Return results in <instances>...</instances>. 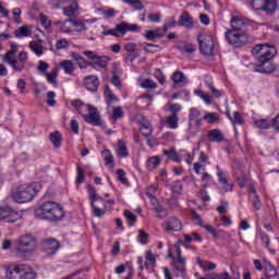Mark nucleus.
<instances>
[{
    "label": "nucleus",
    "mask_w": 279,
    "mask_h": 279,
    "mask_svg": "<svg viewBox=\"0 0 279 279\" xmlns=\"http://www.w3.org/2000/svg\"><path fill=\"white\" fill-rule=\"evenodd\" d=\"M84 86L89 93H97L99 90V77L95 75H87L84 77Z\"/></svg>",
    "instance_id": "nucleus-15"
},
{
    "label": "nucleus",
    "mask_w": 279,
    "mask_h": 279,
    "mask_svg": "<svg viewBox=\"0 0 279 279\" xmlns=\"http://www.w3.org/2000/svg\"><path fill=\"white\" fill-rule=\"evenodd\" d=\"M217 177H218V182H219V184H221L225 193H230L233 191L234 184L228 182V178L223 177V171L218 170Z\"/></svg>",
    "instance_id": "nucleus-21"
},
{
    "label": "nucleus",
    "mask_w": 279,
    "mask_h": 279,
    "mask_svg": "<svg viewBox=\"0 0 279 279\" xmlns=\"http://www.w3.org/2000/svg\"><path fill=\"white\" fill-rule=\"evenodd\" d=\"M110 82L116 88H121V77L117 75V68L112 70V77Z\"/></svg>",
    "instance_id": "nucleus-61"
},
{
    "label": "nucleus",
    "mask_w": 279,
    "mask_h": 279,
    "mask_svg": "<svg viewBox=\"0 0 279 279\" xmlns=\"http://www.w3.org/2000/svg\"><path fill=\"white\" fill-rule=\"evenodd\" d=\"M38 245V240L32 233H25L17 239V244L15 246V252L20 258L27 260Z\"/></svg>",
    "instance_id": "nucleus-6"
},
{
    "label": "nucleus",
    "mask_w": 279,
    "mask_h": 279,
    "mask_svg": "<svg viewBox=\"0 0 279 279\" xmlns=\"http://www.w3.org/2000/svg\"><path fill=\"white\" fill-rule=\"evenodd\" d=\"M161 159L159 156L149 157L146 161V167L148 171H154V169H158L160 167Z\"/></svg>",
    "instance_id": "nucleus-37"
},
{
    "label": "nucleus",
    "mask_w": 279,
    "mask_h": 279,
    "mask_svg": "<svg viewBox=\"0 0 279 279\" xmlns=\"http://www.w3.org/2000/svg\"><path fill=\"white\" fill-rule=\"evenodd\" d=\"M104 97H105V101H106L107 106H111V104L113 101L119 100V98L117 96H114V94L112 93V89H110V85L105 86Z\"/></svg>",
    "instance_id": "nucleus-35"
},
{
    "label": "nucleus",
    "mask_w": 279,
    "mask_h": 279,
    "mask_svg": "<svg viewBox=\"0 0 279 279\" xmlns=\"http://www.w3.org/2000/svg\"><path fill=\"white\" fill-rule=\"evenodd\" d=\"M87 193L89 195V202L92 206V213L94 217L101 218L106 213H110L114 208V199H104V197L97 196L95 186L87 185Z\"/></svg>",
    "instance_id": "nucleus-4"
},
{
    "label": "nucleus",
    "mask_w": 279,
    "mask_h": 279,
    "mask_svg": "<svg viewBox=\"0 0 279 279\" xmlns=\"http://www.w3.org/2000/svg\"><path fill=\"white\" fill-rule=\"evenodd\" d=\"M253 123L257 126L258 130H269L271 128V120L268 118L265 119H253Z\"/></svg>",
    "instance_id": "nucleus-36"
},
{
    "label": "nucleus",
    "mask_w": 279,
    "mask_h": 279,
    "mask_svg": "<svg viewBox=\"0 0 279 279\" xmlns=\"http://www.w3.org/2000/svg\"><path fill=\"white\" fill-rule=\"evenodd\" d=\"M179 27H186V29H191L194 27L193 17L189 14V12L184 11L178 21Z\"/></svg>",
    "instance_id": "nucleus-20"
},
{
    "label": "nucleus",
    "mask_w": 279,
    "mask_h": 279,
    "mask_svg": "<svg viewBox=\"0 0 279 279\" xmlns=\"http://www.w3.org/2000/svg\"><path fill=\"white\" fill-rule=\"evenodd\" d=\"M194 123H195V131H193V126H191V130H189V134L191 136H197V134L202 132V125H204V123L202 122V118H197L196 120H194Z\"/></svg>",
    "instance_id": "nucleus-48"
},
{
    "label": "nucleus",
    "mask_w": 279,
    "mask_h": 279,
    "mask_svg": "<svg viewBox=\"0 0 279 279\" xmlns=\"http://www.w3.org/2000/svg\"><path fill=\"white\" fill-rule=\"evenodd\" d=\"M206 86L209 88L211 95H214V97H221V95H223V92L219 90L216 88V86L213 84V82H206Z\"/></svg>",
    "instance_id": "nucleus-60"
},
{
    "label": "nucleus",
    "mask_w": 279,
    "mask_h": 279,
    "mask_svg": "<svg viewBox=\"0 0 279 279\" xmlns=\"http://www.w3.org/2000/svg\"><path fill=\"white\" fill-rule=\"evenodd\" d=\"M101 154L106 165H111V167L114 166V157L112 156V151H110V149H104Z\"/></svg>",
    "instance_id": "nucleus-49"
},
{
    "label": "nucleus",
    "mask_w": 279,
    "mask_h": 279,
    "mask_svg": "<svg viewBox=\"0 0 279 279\" xmlns=\"http://www.w3.org/2000/svg\"><path fill=\"white\" fill-rule=\"evenodd\" d=\"M45 75L47 77V83L52 84L54 88H58V81L56 80V77H58V69L52 70L51 73L46 72Z\"/></svg>",
    "instance_id": "nucleus-43"
},
{
    "label": "nucleus",
    "mask_w": 279,
    "mask_h": 279,
    "mask_svg": "<svg viewBox=\"0 0 279 279\" xmlns=\"http://www.w3.org/2000/svg\"><path fill=\"white\" fill-rule=\"evenodd\" d=\"M38 195V190H36V184L32 183L28 185H20L12 193V199L16 204H27V202L34 201V197Z\"/></svg>",
    "instance_id": "nucleus-7"
},
{
    "label": "nucleus",
    "mask_w": 279,
    "mask_h": 279,
    "mask_svg": "<svg viewBox=\"0 0 279 279\" xmlns=\"http://www.w3.org/2000/svg\"><path fill=\"white\" fill-rule=\"evenodd\" d=\"M231 29H227L225 38L229 45L239 49L245 47L250 43V35L247 34V25L243 19L232 16L230 20Z\"/></svg>",
    "instance_id": "nucleus-2"
},
{
    "label": "nucleus",
    "mask_w": 279,
    "mask_h": 279,
    "mask_svg": "<svg viewBox=\"0 0 279 279\" xmlns=\"http://www.w3.org/2000/svg\"><path fill=\"white\" fill-rule=\"evenodd\" d=\"M180 245H186L184 241L179 240L174 244V250L177 257H174V262H172L173 275L175 278H184V271H186V258L182 257V248Z\"/></svg>",
    "instance_id": "nucleus-8"
},
{
    "label": "nucleus",
    "mask_w": 279,
    "mask_h": 279,
    "mask_svg": "<svg viewBox=\"0 0 279 279\" xmlns=\"http://www.w3.org/2000/svg\"><path fill=\"white\" fill-rule=\"evenodd\" d=\"M118 178V182H121V184H123L124 186H128V184H130V182L128 181V178L125 177V170L123 169H118L116 171Z\"/></svg>",
    "instance_id": "nucleus-55"
},
{
    "label": "nucleus",
    "mask_w": 279,
    "mask_h": 279,
    "mask_svg": "<svg viewBox=\"0 0 279 279\" xmlns=\"http://www.w3.org/2000/svg\"><path fill=\"white\" fill-rule=\"evenodd\" d=\"M69 47H71V43L66 38L59 39L56 44L57 49H69Z\"/></svg>",
    "instance_id": "nucleus-63"
},
{
    "label": "nucleus",
    "mask_w": 279,
    "mask_h": 279,
    "mask_svg": "<svg viewBox=\"0 0 279 279\" xmlns=\"http://www.w3.org/2000/svg\"><path fill=\"white\" fill-rule=\"evenodd\" d=\"M61 69H63L66 75H73V71H75V64L71 60H64L60 63Z\"/></svg>",
    "instance_id": "nucleus-41"
},
{
    "label": "nucleus",
    "mask_w": 279,
    "mask_h": 279,
    "mask_svg": "<svg viewBox=\"0 0 279 279\" xmlns=\"http://www.w3.org/2000/svg\"><path fill=\"white\" fill-rule=\"evenodd\" d=\"M165 232H182V220L178 217H170L162 223Z\"/></svg>",
    "instance_id": "nucleus-14"
},
{
    "label": "nucleus",
    "mask_w": 279,
    "mask_h": 279,
    "mask_svg": "<svg viewBox=\"0 0 279 279\" xmlns=\"http://www.w3.org/2000/svg\"><path fill=\"white\" fill-rule=\"evenodd\" d=\"M29 49L33 51V53H35V56H43V53H45V48L43 47V45L36 43V41H31L29 43Z\"/></svg>",
    "instance_id": "nucleus-44"
},
{
    "label": "nucleus",
    "mask_w": 279,
    "mask_h": 279,
    "mask_svg": "<svg viewBox=\"0 0 279 279\" xmlns=\"http://www.w3.org/2000/svg\"><path fill=\"white\" fill-rule=\"evenodd\" d=\"M172 117H178L179 112H182V105L180 104H170L168 108Z\"/></svg>",
    "instance_id": "nucleus-59"
},
{
    "label": "nucleus",
    "mask_w": 279,
    "mask_h": 279,
    "mask_svg": "<svg viewBox=\"0 0 279 279\" xmlns=\"http://www.w3.org/2000/svg\"><path fill=\"white\" fill-rule=\"evenodd\" d=\"M276 10H278V0H265L260 12H265L266 14H275Z\"/></svg>",
    "instance_id": "nucleus-24"
},
{
    "label": "nucleus",
    "mask_w": 279,
    "mask_h": 279,
    "mask_svg": "<svg viewBox=\"0 0 279 279\" xmlns=\"http://www.w3.org/2000/svg\"><path fill=\"white\" fill-rule=\"evenodd\" d=\"M34 215L36 219L48 221V223H58L66 216L64 207L53 201H47L37 205L34 209Z\"/></svg>",
    "instance_id": "nucleus-3"
},
{
    "label": "nucleus",
    "mask_w": 279,
    "mask_h": 279,
    "mask_svg": "<svg viewBox=\"0 0 279 279\" xmlns=\"http://www.w3.org/2000/svg\"><path fill=\"white\" fill-rule=\"evenodd\" d=\"M116 154L118 158H128V156H130L128 146L125 145V142H123L122 140L118 141V148L116 149Z\"/></svg>",
    "instance_id": "nucleus-30"
},
{
    "label": "nucleus",
    "mask_w": 279,
    "mask_h": 279,
    "mask_svg": "<svg viewBox=\"0 0 279 279\" xmlns=\"http://www.w3.org/2000/svg\"><path fill=\"white\" fill-rule=\"evenodd\" d=\"M172 193L180 195L182 193V181H174L171 185Z\"/></svg>",
    "instance_id": "nucleus-64"
},
{
    "label": "nucleus",
    "mask_w": 279,
    "mask_h": 279,
    "mask_svg": "<svg viewBox=\"0 0 279 279\" xmlns=\"http://www.w3.org/2000/svg\"><path fill=\"white\" fill-rule=\"evenodd\" d=\"M140 132H141L142 136H144L145 138H148V136H151V134L154 133V129L151 128V123L142 122L141 125H140Z\"/></svg>",
    "instance_id": "nucleus-38"
},
{
    "label": "nucleus",
    "mask_w": 279,
    "mask_h": 279,
    "mask_svg": "<svg viewBox=\"0 0 279 279\" xmlns=\"http://www.w3.org/2000/svg\"><path fill=\"white\" fill-rule=\"evenodd\" d=\"M122 3H126V5H131L135 8V10H143L144 5L141 0H122Z\"/></svg>",
    "instance_id": "nucleus-58"
},
{
    "label": "nucleus",
    "mask_w": 279,
    "mask_h": 279,
    "mask_svg": "<svg viewBox=\"0 0 279 279\" xmlns=\"http://www.w3.org/2000/svg\"><path fill=\"white\" fill-rule=\"evenodd\" d=\"M86 108L88 110V113L82 114L85 123H88V125H94V128H102L104 120H101V116L99 114L97 107L93 105H86Z\"/></svg>",
    "instance_id": "nucleus-10"
},
{
    "label": "nucleus",
    "mask_w": 279,
    "mask_h": 279,
    "mask_svg": "<svg viewBox=\"0 0 279 279\" xmlns=\"http://www.w3.org/2000/svg\"><path fill=\"white\" fill-rule=\"evenodd\" d=\"M38 275L34 268L25 264H21L20 279H36Z\"/></svg>",
    "instance_id": "nucleus-19"
},
{
    "label": "nucleus",
    "mask_w": 279,
    "mask_h": 279,
    "mask_svg": "<svg viewBox=\"0 0 279 279\" xmlns=\"http://www.w3.org/2000/svg\"><path fill=\"white\" fill-rule=\"evenodd\" d=\"M123 215H124V217L126 219V223L130 226V228L135 226L138 218L136 217V215L134 213H131L130 209H125Z\"/></svg>",
    "instance_id": "nucleus-45"
},
{
    "label": "nucleus",
    "mask_w": 279,
    "mask_h": 279,
    "mask_svg": "<svg viewBox=\"0 0 279 279\" xmlns=\"http://www.w3.org/2000/svg\"><path fill=\"white\" fill-rule=\"evenodd\" d=\"M203 119L206 123L213 125L219 121V114H217V112H207L204 114Z\"/></svg>",
    "instance_id": "nucleus-46"
},
{
    "label": "nucleus",
    "mask_w": 279,
    "mask_h": 279,
    "mask_svg": "<svg viewBox=\"0 0 279 279\" xmlns=\"http://www.w3.org/2000/svg\"><path fill=\"white\" fill-rule=\"evenodd\" d=\"M141 86L142 88H146V90H156V88H158V84L150 78L144 80Z\"/></svg>",
    "instance_id": "nucleus-51"
},
{
    "label": "nucleus",
    "mask_w": 279,
    "mask_h": 279,
    "mask_svg": "<svg viewBox=\"0 0 279 279\" xmlns=\"http://www.w3.org/2000/svg\"><path fill=\"white\" fill-rule=\"evenodd\" d=\"M39 21L43 27H45V29H49V27H51V20H49V17L44 13L39 14Z\"/></svg>",
    "instance_id": "nucleus-62"
},
{
    "label": "nucleus",
    "mask_w": 279,
    "mask_h": 279,
    "mask_svg": "<svg viewBox=\"0 0 279 279\" xmlns=\"http://www.w3.org/2000/svg\"><path fill=\"white\" fill-rule=\"evenodd\" d=\"M209 143H223V133L219 129H213L207 132Z\"/></svg>",
    "instance_id": "nucleus-23"
},
{
    "label": "nucleus",
    "mask_w": 279,
    "mask_h": 279,
    "mask_svg": "<svg viewBox=\"0 0 279 279\" xmlns=\"http://www.w3.org/2000/svg\"><path fill=\"white\" fill-rule=\"evenodd\" d=\"M154 265H156V257L151 251H148L146 252L145 267L146 269H149V267H154Z\"/></svg>",
    "instance_id": "nucleus-52"
},
{
    "label": "nucleus",
    "mask_w": 279,
    "mask_h": 279,
    "mask_svg": "<svg viewBox=\"0 0 279 279\" xmlns=\"http://www.w3.org/2000/svg\"><path fill=\"white\" fill-rule=\"evenodd\" d=\"M252 54L254 56L257 63L253 65V71L255 73H262L269 75L276 71V63L274 58L278 56V48L269 44H258L252 49Z\"/></svg>",
    "instance_id": "nucleus-1"
},
{
    "label": "nucleus",
    "mask_w": 279,
    "mask_h": 279,
    "mask_svg": "<svg viewBox=\"0 0 279 279\" xmlns=\"http://www.w3.org/2000/svg\"><path fill=\"white\" fill-rule=\"evenodd\" d=\"M194 95H197V97L203 99V101H205V104H207V105L213 104V99H210V96L208 94L204 93V90H202V89H195Z\"/></svg>",
    "instance_id": "nucleus-54"
},
{
    "label": "nucleus",
    "mask_w": 279,
    "mask_h": 279,
    "mask_svg": "<svg viewBox=\"0 0 279 279\" xmlns=\"http://www.w3.org/2000/svg\"><path fill=\"white\" fill-rule=\"evenodd\" d=\"M197 265L198 267H201V269H204V271H213L215 269H217V264L209 262V260H202L201 257L196 258Z\"/></svg>",
    "instance_id": "nucleus-32"
},
{
    "label": "nucleus",
    "mask_w": 279,
    "mask_h": 279,
    "mask_svg": "<svg viewBox=\"0 0 279 279\" xmlns=\"http://www.w3.org/2000/svg\"><path fill=\"white\" fill-rule=\"evenodd\" d=\"M203 230H207V232L209 234H211V236H214V239H219V236H227L228 235V233H226V231H223V230L217 231V229H215L210 225H205V227H203Z\"/></svg>",
    "instance_id": "nucleus-39"
},
{
    "label": "nucleus",
    "mask_w": 279,
    "mask_h": 279,
    "mask_svg": "<svg viewBox=\"0 0 279 279\" xmlns=\"http://www.w3.org/2000/svg\"><path fill=\"white\" fill-rule=\"evenodd\" d=\"M71 106L74 107V109L76 110L77 114H80L82 117V107L85 106L86 108V104H84L82 100L80 99H74L71 101Z\"/></svg>",
    "instance_id": "nucleus-57"
},
{
    "label": "nucleus",
    "mask_w": 279,
    "mask_h": 279,
    "mask_svg": "<svg viewBox=\"0 0 279 279\" xmlns=\"http://www.w3.org/2000/svg\"><path fill=\"white\" fill-rule=\"evenodd\" d=\"M177 49L181 53H195L197 51V45L195 44H189L186 41H181L177 45Z\"/></svg>",
    "instance_id": "nucleus-25"
},
{
    "label": "nucleus",
    "mask_w": 279,
    "mask_h": 279,
    "mask_svg": "<svg viewBox=\"0 0 279 279\" xmlns=\"http://www.w3.org/2000/svg\"><path fill=\"white\" fill-rule=\"evenodd\" d=\"M13 34L15 38H27L28 36H32V29H29V26L23 25L15 29Z\"/></svg>",
    "instance_id": "nucleus-31"
},
{
    "label": "nucleus",
    "mask_w": 279,
    "mask_h": 279,
    "mask_svg": "<svg viewBox=\"0 0 279 279\" xmlns=\"http://www.w3.org/2000/svg\"><path fill=\"white\" fill-rule=\"evenodd\" d=\"M69 21L75 27V29L77 32H86L88 29V27H86V24L84 23V21L73 20V19H69Z\"/></svg>",
    "instance_id": "nucleus-47"
},
{
    "label": "nucleus",
    "mask_w": 279,
    "mask_h": 279,
    "mask_svg": "<svg viewBox=\"0 0 279 279\" xmlns=\"http://www.w3.org/2000/svg\"><path fill=\"white\" fill-rule=\"evenodd\" d=\"M49 141L56 149H60L62 147V133H60V131L50 133Z\"/></svg>",
    "instance_id": "nucleus-28"
},
{
    "label": "nucleus",
    "mask_w": 279,
    "mask_h": 279,
    "mask_svg": "<svg viewBox=\"0 0 279 279\" xmlns=\"http://www.w3.org/2000/svg\"><path fill=\"white\" fill-rule=\"evenodd\" d=\"M60 242L53 238L45 239L43 242V252H45L47 256L58 254V250H60Z\"/></svg>",
    "instance_id": "nucleus-13"
},
{
    "label": "nucleus",
    "mask_w": 279,
    "mask_h": 279,
    "mask_svg": "<svg viewBox=\"0 0 279 279\" xmlns=\"http://www.w3.org/2000/svg\"><path fill=\"white\" fill-rule=\"evenodd\" d=\"M5 279H21V264H11L5 267Z\"/></svg>",
    "instance_id": "nucleus-16"
},
{
    "label": "nucleus",
    "mask_w": 279,
    "mask_h": 279,
    "mask_svg": "<svg viewBox=\"0 0 279 279\" xmlns=\"http://www.w3.org/2000/svg\"><path fill=\"white\" fill-rule=\"evenodd\" d=\"M199 51L202 56H213L215 51V39L211 35L198 37Z\"/></svg>",
    "instance_id": "nucleus-11"
},
{
    "label": "nucleus",
    "mask_w": 279,
    "mask_h": 279,
    "mask_svg": "<svg viewBox=\"0 0 279 279\" xmlns=\"http://www.w3.org/2000/svg\"><path fill=\"white\" fill-rule=\"evenodd\" d=\"M227 119L232 123L234 130H236V125H243L245 123L239 111H233V116L230 114V111H227Z\"/></svg>",
    "instance_id": "nucleus-26"
},
{
    "label": "nucleus",
    "mask_w": 279,
    "mask_h": 279,
    "mask_svg": "<svg viewBox=\"0 0 279 279\" xmlns=\"http://www.w3.org/2000/svg\"><path fill=\"white\" fill-rule=\"evenodd\" d=\"M2 218L7 223H16V221L23 218V215L20 211H16V209L5 206L2 207Z\"/></svg>",
    "instance_id": "nucleus-12"
},
{
    "label": "nucleus",
    "mask_w": 279,
    "mask_h": 279,
    "mask_svg": "<svg viewBox=\"0 0 279 279\" xmlns=\"http://www.w3.org/2000/svg\"><path fill=\"white\" fill-rule=\"evenodd\" d=\"M83 56H86L87 60H90L89 66L95 69V71H101V69H106L110 62V58L108 56L99 57L95 51L90 50L83 51Z\"/></svg>",
    "instance_id": "nucleus-9"
},
{
    "label": "nucleus",
    "mask_w": 279,
    "mask_h": 279,
    "mask_svg": "<svg viewBox=\"0 0 279 279\" xmlns=\"http://www.w3.org/2000/svg\"><path fill=\"white\" fill-rule=\"evenodd\" d=\"M166 123L169 130H178L180 118L178 116H169L166 118Z\"/></svg>",
    "instance_id": "nucleus-42"
},
{
    "label": "nucleus",
    "mask_w": 279,
    "mask_h": 279,
    "mask_svg": "<svg viewBox=\"0 0 279 279\" xmlns=\"http://www.w3.org/2000/svg\"><path fill=\"white\" fill-rule=\"evenodd\" d=\"M155 78L157 80V82H159V84H161V86H165V84H167V75H165V73H162V70L160 69H155Z\"/></svg>",
    "instance_id": "nucleus-50"
},
{
    "label": "nucleus",
    "mask_w": 279,
    "mask_h": 279,
    "mask_svg": "<svg viewBox=\"0 0 279 279\" xmlns=\"http://www.w3.org/2000/svg\"><path fill=\"white\" fill-rule=\"evenodd\" d=\"M171 80L174 84L173 88H178V84H184V82H186V75L182 71H175L173 72Z\"/></svg>",
    "instance_id": "nucleus-34"
},
{
    "label": "nucleus",
    "mask_w": 279,
    "mask_h": 279,
    "mask_svg": "<svg viewBox=\"0 0 279 279\" xmlns=\"http://www.w3.org/2000/svg\"><path fill=\"white\" fill-rule=\"evenodd\" d=\"M80 10V4L77 1L72 0L68 7L63 9L64 16H75V13Z\"/></svg>",
    "instance_id": "nucleus-27"
},
{
    "label": "nucleus",
    "mask_w": 279,
    "mask_h": 279,
    "mask_svg": "<svg viewBox=\"0 0 279 279\" xmlns=\"http://www.w3.org/2000/svg\"><path fill=\"white\" fill-rule=\"evenodd\" d=\"M203 239H202V234H199V232L194 231L190 234L184 233L183 234V243H202Z\"/></svg>",
    "instance_id": "nucleus-29"
},
{
    "label": "nucleus",
    "mask_w": 279,
    "mask_h": 279,
    "mask_svg": "<svg viewBox=\"0 0 279 279\" xmlns=\"http://www.w3.org/2000/svg\"><path fill=\"white\" fill-rule=\"evenodd\" d=\"M162 156H166L168 160H171L172 162H182V157H180V154H178V150L175 147H172L170 149H162Z\"/></svg>",
    "instance_id": "nucleus-22"
},
{
    "label": "nucleus",
    "mask_w": 279,
    "mask_h": 279,
    "mask_svg": "<svg viewBox=\"0 0 279 279\" xmlns=\"http://www.w3.org/2000/svg\"><path fill=\"white\" fill-rule=\"evenodd\" d=\"M202 117V111L197 108H191L189 113V128L187 130H191L193 128V121L199 119Z\"/></svg>",
    "instance_id": "nucleus-40"
},
{
    "label": "nucleus",
    "mask_w": 279,
    "mask_h": 279,
    "mask_svg": "<svg viewBox=\"0 0 279 279\" xmlns=\"http://www.w3.org/2000/svg\"><path fill=\"white\" fill-rule=\"evenodd\" d=\"M117 29L121 36H125L128 32H140L141 26L136 24H130L128 22H121L120 24H117Z\"/></svg>",
    "instance_id": "nucleus-17"
},
{
    "label": "nucleus",
    "mask_w": 279,
    "mask_h": 279,
    "mask_svg": "<svg viewBox=\"0 0 279 279\" xmlns=\"http://www.w3.org/2000/svg\"><path fill=\"white\" fill-rule=\"evenodd\" d=\"M124 49L126 50V60L129 62H134L136 58H140L141 53L138 52V49H136L135 43H130L124 46Z\"/></svg>",
    "instance_id": "nucleus-18"
},
{
    "label": "nucleus",
    "mask_w": 279,
    "mask_h": 279,
    "mask_svg": "<svg viewBox=\"0 0 279 279\" xmlns=\"http://www.w3.org/2000/svg\"><path fill=\"white\" fill-rule=\"evenodd\" d=\"M181 95H184L185 101H191V92H189L187 89H181L180 92L172 94L171 99H180Z\"/></svg>",
    "instance_id": "nucleus-53"
},
{
    "label": "nucleus",
    "mask_w": 279,
    "mask_h": 279,
    "mask_svg": "<svg viewBox=\"0 0 279 279\" xmlns=\"http://www.w3.org/2000/svg\"><path fill=\"white\" fill-rule=\"evenodd\" d=\"M69 23H71V21L69 20H65L63 22H57V25H59L60 32L62 34H71V26H69Z\"/></svg>",
    "instance_id": "nucleus-56"
},
{
    "label": "nucleus",
    "mask_w": 279,
    "mask_h": 279,
    "mask_svg": "<svg viewBox=\"0 0 279 279\" xmlns=\"http://www.w3.org/2000/svg\"><path fill=\"white\" fill-rule=\"evenodd\" d=\"M16 53H19V44L11 41L10 50L2 57V62L9 64L15 73H21L25 70V65L27 64V52H20L15 59Z\"/></svg>",
    "instance_id": "nucleus-5"
},
{
    "label": "nucleus",
    "mask_w": 279,
    "mask_h": 279,
    "mask_svg": "<svg viewBox=\"0 0 279 279\" xmlns=\"http://www.w3.org/2000/svg\"><path fill=\"white\" fill-rule=\"evenodd\" d=\"M71 58L74 59V61L77 63V65L81 69H88V66H90V61H87L86 59H84V57H82L77 52H73Z\"/></svg>",
    "instance_id": "nucleus-33"
}]
</instances>
